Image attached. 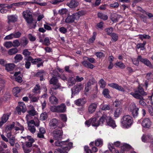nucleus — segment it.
<instances>
[{"mask_svg": "<svg viewBox=\"0 0 153 153\" xmlns=\"http://www.w3.org/2000/svg\"><path fill=\"white\" fill-rule=\"evenodd\" d=\"M64 0H53L50 2L53 4L56 5L59 4L60 2H63Z\"/></svg>", "mask_w": 153, "mask_h": 153, "instance_id": "obj_60", "label": "nucleus"}, {"mask_svg": "<svg viewBox=\"0 0 153 153\" xmlns=\"http://www.w3.org/2000/svg\"><path fill=\"white\" fill-rule=\"evenodd\" d=\"M21 138H23L25 140H27L26 142V146L27 147H30L32 146V144L35 141V140L31 136H27V137H21Z\"/></svg>", "mask_w": 153, "mask_h": 153, "instance_id": "obj_11", "label": "nucleus"}, {"mask_svg": "<svg viewBox=\"0 0 153 153\" xmlns=\"http://www.w3.org/2000/svg\"><path fill=\"white\" fill-rule=\"evenodd\" d=\"M22 54L25 57H28L30 56L31 53L29 52L28 49H25L23 50Z\"/></svg>", "mask_w": 153, "mask_h": 153, "instance_id": "obj_54", "label": "nucleus"}, {"mask_svg": "<svg viewBox=\"0 0 153 153\" xmlns=\"http://www.w3.org/2000/svg\"><path fill=\"white\" fill-rule=\"evenodd\" d=\"M4 45L7 48H9L13 46V43L11 42H5Z\"/></svg>", "mask_w": 153, "mask_h": 153, "instance_id": "obj_53", "label": "nucleus"}, {"mask_svg": "<svg viewBox=\"0 0 153 153\" xmlns=\"http://www.w3.org/2000/svg\"><path fill=\"white\" fill-rule=\"evenodd\" d=\"M27 123L28 125V129L32 133H34L36 131V128L34 126L38 127L39 126V121H38L35 123L33 120L29 121H27Z\"/></svg>", "mask_w": 153, "mask_h": 153, "instance_id": "obj_6", "label": "nucleus"}, {"mask_svg": "<svg viewBox=\"0 0 153 153\" xmlns=\"http://www.w3.org/2000/svg\"><path fill=\"white\" fill-rule=\"evenodd\" d=\"M150 139V136L149 135L144 134L142 137V141L144 142H148L149 141Z\"/></svg>", "mask_w": 153, "mask_h": 153, "instance_id": "obj_40", "label": "nucleus"}, {"mask_svg": "<svg viewBox=\"0 0 153 153\" xmlns=\"http://www.w3.org/2000/svg\"><path fill=\"white\" fill-rule=\"evenodd\" d=\"M108 120L107 121V124L113 128H114L116 126V125L115 122L110 117H108Z\"/></svg>", "mask_w": 153, "mask_h": 153, "instance_id": "obj_30", "label": "nucleus"}, {"mask_svg": "<svg viewBox=\"0 0 153 153\" xmlns=\"http://www.w3.org/2000/svg\"><path fill=\"white\" fill-rule=\"evenodd\" d=\"M79 4V2L76 0H72L68 4V6L71 8H74L77 7Z\"/></svg>", "mask_w": 153, "mask_h": 153, "instance_id": "obj_26", "label": "nucleus"}, {"mask_svg": "<svg viewBox=\"0 0 153 153\" xmlns=\"http://www.w3.org/2000/svg\"><path fill=\"white\" fill-rule=\"evenodd\" d=\"M66 106L64 103H62L57 106H53L51 107V111L53 112L64 113L66 111Z\"/></svg>", "mask_w": 153, "mask_h": 153, "instance_id": "obj_5", "label": "nucleus"}, {"mask_svg": "<svg viewBox=\"0 0 153 153\" xmlns=\"http://www.w3.org/2000/svg\"><path fill=\"white\" fill-rule=\"evenodd\" d=\"M40 42H42L43 44L45 45L48 46L50 44L49 38L48 37H45L44 41L40 40Z\"/></svg>", "mask_w": 153, "mask_h": 153, "instance_id": "obj_44", "label": "nucleus"}, {"mask_svg": "<svg viewBox=\"0 0 153 153\" xmlns=\"http://www.w3.org/2000/svg\"><path fill=\"white\" fill-rule=\"evenodd\" d=\"M58 121L56 118L51 120L49 123V126L51 129H54L58 126Z\"/></svg>", "mask_w": 153, "mask_h": 153, "instance_id": "obj_17", "label": "nucleus"}, {"mask_svg": "<svg viewBox=\"0 0 153 153\" xmlns=\"http://www.w3.org/2000/svg\"><path fill=\"white\" fill-rule=\"evenodd\" d=\"M95 82V80L93 78H92L89 80L87 83L85 85V94L86 92H88L91 89L92 85H93Z\"/></svg>", "mask_w": 153, "mask_h": 153, "instance_id": "obj_12", "label": "nucleus"}, {"mask_svg": "<svg viewBox=\"0 0 153 153\" xmlns=\"http://www.w3.org/2000/svg\"><path fill=\"white\" fill-rule=\"evenodd\" d=\"M108 85L119 91L123 92L125 91V89L124 88L117 83H109L108 84Z\"/></svg>", "mask_w": 153, "mask_h": 153, "instance_id": "obj_16", "label": "nucleus"}, {"mask_svg": "<svg viewBox=\"0 0 153 153\" xmlns=\"http://www.w3.org/2000/svg\"><path fill=\"white\" fill-rule=\"evenodd\" d=\"M18 51V50L16 48H14L9 50L8 53L10 55H13L16 53Z\"/></svg>", "mask_w": 153, "mask_h": 153, "instance_id": "obj_41", "label": "nucleus"}, {"mask_svg": "<svg viewBox=\"0 0 153 153\" xmlns=\"http://www.w3.org/2000/svg\"><path fill=\"white\" fill-rule=\"evenodd\" d=\"M28 114L26 116L27 121L28 120V119L30 116H34L36 114V112L34 109H31L28 112Z\"/></svg>", "mask_w": 153, "mask_h": 153, "instance_id": "obj_34", "label": "nucleus"}, {"mask_svg": "<svg viewBox=\"0 0 153 153\" xmlns=\"http://www.w3.org/2000/svg\"><path fill=\"white\" fill-rule=\"evenodd\" d=\"M138 58L140 61L144 63L146 66L149 67L152 66V64L149 60L143 58L141 56H138Z\"/></svg>", "mask_w": 153, "mask_h": 153, "instance_id": "obj_19", "label": "nucleus"}, {"mask_svg": "<svg viewBox=\"0 0 153 153\" xmlns=\"http://www.w3.org/2000/svg\"><path fill=\"white\" fill-rule=\"evenodd\" d=\"M109 93L110 91L108 88H104L103 90L102 94L105 97L110 98L111 97L109 95Z\"/></svg>", "mask_w": 153, "mask_h": 153, "instance_id": "obj_35", "label": "nucleus"}, {"mask_svg": "<svg viewBox=\"0 0 153 153\" xmlns=\"http://www.w3.org/2000/svg\"><path fill=\"white\" fill-rule=\"evenodd\" d=\"M53 139L56 140H61L62 138L63 131L61 128L56 129L53 132Z\"/></svg>", "mask_w": 153, "mask_h": 153, "instance_id": "obj_7", "label": "nucleus"}, {"mask_svg": "<svg viewBox=\"0 0 153 153\" xmlns=\"http://www.w3.org/2000/svg\"><path fill=\"white\" fill-rule=\"evenodd\" d=\"M31 62L34 64H37L38 67L43 66V62L40 58L33 59Z\"/></svg>", "mask_w": 153, "mask_h": 153, "instance_id": "obj_21", "label": "nucleus"}, {"mask_svg": "<svg viewBox=\"0 0 153 153\" xmlns=\"http://www.w3.org/2000/svg\"><path fill=\"white\" fill-rule=\"evenodd\" d=\"M23 15L27 22H30L32 20V13L30 10H27L24 11Z\"/></svg>", "mask_w": 153, "mask_h": 153, "instance_id": "obj_10", "label": "nucleus"}, {"mask_svg": "<svg viewBox=\"0 0 153 153\" xmlns=\"http://www.w3.org/2000/svg\"><path fill=\"white\" fill-rule=\"evenodd\" d=\"M17 16L16 15H11L8 16V23L10 22H15L17 21Z\"/></svg>", "mask_w": 153, "mask_h": 153, "instance_id": "obj_29", "label": "nucleus"}, {"mask_svg": "<svg viewBox=\"0 0 153 153\" xmlns=\"http://www.w3.org/2000/svg\"><path fill=\"white\" fill-rule=\"evenodd\" d=\"M23 57L22 55L20 54H16L14 58L15 61L16 62H20L23 59Z\"/></svg>", "mask_w": 153, "mask_h": 153, "instance_id": "obj_43", "label": "nucleus"}, {"mask_svg": "<svg viewBox=\"0 0 153 153\" xmlns=\"http://www.w3.org/2000/svg\"><path fill=\"white\" fill-rule=\"evenodd\" d=\"M75 79L73 77H69L68 80V83L69 85L72 86L76 83Z\"/></svg>", "mask_w": 153, "mask_h": 153, "instance_id": "obj_38", "label": "nucleus"}, {"mask_svg": "<svg viewBox=\"0 0 153 153\" xmlns=\"http://www.w3.org/2000/svg\"><path fill=\"white\" fill-rule=\"evenodd\" d=\"M61 87H57V86H53L51 87L49 90V93L52 96H55L57 94L58 92L56 90L58 88H60Z\"/></svg>", "mask_w": 153, "mask_h": 153, "instance_id": "obj_24", "label": "nucleus"}, {"mask_svg": "<svg viewBox=\"0 0 153 153\" xmlns=\"http://www.w3.org/2000/svg\"><path fill=\"white\" fill-rule=\"evenodd\" d=\"M129 109L131 112L133 117L134 118H136L138 114L139 108L137 107L135 104L134 103H131L130 105Z\"/></svg>", "mask_w": 153, "mask_h": 153, "instance_id": "obj_9", "label": "nucleus"}, {"mask_svg": "<svg viewBox=\"0 0 153 153\" xmlns=\"http://www.w3.org/2000/svg\"><path fill=\"white\" fill-rule=\"evenodd\" d=\"M121 104V102L117 100H115L114 102V105L116 107H118L120 106Z\"/></svg>", "mask_w": 153, "mask_h": 153, "instance_id": "obj_62", "label": "nucleus"}, {"mask_svg": "<svg viewBox=\"0 0 153 153\" xmlns=\"http://www.w3.org/2000/svg\"><path fill=\"white\" fill-rule=\"evenodd\" d=\"M53 77L49 81L50 83L53 85V86L61 87V84L58 82V80L56 76Z\"/></svg>", "mask_w": 153, "mask_h": 153, "instance_id": "obj_18", "label": "nucleus"}, {"mask_svg": "<svg viewBox=\"0 0 153 153\" xmlns=\"http://www.w3.org/2000/svg\"><path fill=\"white\" fill-rule=\"evenodd\" d=\"M99 83L100 88H104L106 86L105 82L102 79H101Z\"/></svg>", "mask_w": 153, "mask_h": 153, "instance_id": "obj_48", "label": "nucleus"}, {"mask_svg": "<svg viewBox=\"0 0 153 153\" xmlns=\"http://www.w3.org/2000/svg\"><path fill=\"white\" fill-rule=\"evenodd\" d=\"M112 38L111 40L113 42H115L118 39V36L116 34L113 33L111 35Z\"/></svg>", "mask_w": 153, "mask_h": 153, "instance_id": "obj_47", "label": "nucleus"}, {"mask_svg": "<svg viewBox=\"0 0 153 153\" xmlns=\"http://www.w3.org/2000/svg\"><path fill=\"white\" fill-rule=\"evenodd\" d=\"M83 88L82 85L81 84H76L72 89V94H77Z\"/></svg>", "mask_w": 153, "mask_h": 153, "instance_id": "obj_15", "label": "nucleus"}, {"mask_svg": "<svg viewBox=\"0 0 153 153\" xmlns=\"http://www.w3.org/2000/svg\"><path fill=\"white\" fill-rule=\"evenodd\" d=\"M121 16L115 13H113L111 15V19L113 22H117Z\"/></svg>", "mask_w": 153, "mask_h": 153, "instance_id": "obj_28", "label": "nucleus"}, {"mask_svg": "<svg viewBox=\"0 0 153 153\" xmlns=\"http://www.w3.org/2000/svg\"><path fill=\"white\" fill-rule=\"evenodd\" d=\"M33 151L34 152H37L38 153L40 152V149L38 148V146L36 145H33Z\"/></svg>", "mask_w": 153, "mask_h": 153, "instance_id": "obj_61", "label": "nucleus"}, {"mask_svg": "<svg viewBox=\"0 0 153 153\" xmlns=\"http://www.w3.org/2000/svg\"><path fill=\"white\" fill-rule=\"evenodd\" d=\"M96 33L95 32L93 33V35L91 38L89 40V43L91 44L93 43L95 39L96 36Z\"/></svg>", "mask_w": 153, "mask_h": 153, "instance_id": "obj_57", "label": "nucleus"}, {"mask_svg": "<svg viewBox=\"0 0 153 153\" xmlns=\"http://www.w3.org/2000/svg\"><path fill=\"white\" fill-rule=\"evenodd\" d=\"M122 111V109L121 108H117L115 111L114 116L115 117H118L121 114Z\"/></svg>", "mask_w": 153, "mask_h": 153, "instance_id": "obj_39", "label": "nucleus"}, {"mask_svg": "<svg viewBox=\"0 0 153 153\" xmlns=\"http://www.w3.org/2000/svg\"><path fill=\"white\" fill-rule=\"evenodd\" d=\"M19 105L16 107V111L19 114H21V112L25 113L27 110L25 105L23 102H19Z\"/></svg>", "mask_w": 153, "mask_h": 153, "instance_id": "obj_8", "label": "nucleus"}, {"mask_svg": "<svg viewBox=\"0 0 153 153\" xmlns=\"http://www.w3.org/2000/svg\"><path fill=\"white\" fill-rule=\"evenodd\" d=\"M0 64L2 66L5 67H15V65L13 63H6L5 60L3 59H0Z\"/></svg>", "mask_w": 153, "mask_h": 153, "instance_id": "obj_20", "label": "nucleus"}, {"mask_svg": "<svg viewBox=\"0 0 153 153\" xmlns=\"http://www.w3.org/2000/svg\"><path fill=\"white\" fill-rule=\"evenodd\" d=\"M133 121L132 117L129 115H127L123 117L121 120V123L123 127L128 128L132 124Z\"/></svg>", "mask_w": 153, "mask_h": 153, "instance_id": "obj_3", "label": "nucleus"}, {"mask_svg": "<svg viewBox=\"0 0 153 153\" xmlns=\"http://www.w3.org/2000/svg\"><path fill=\"white\" fill-rule=\"evenodd\" d=\"M113 29L112 27L107 28L105 29V31L107 34L109 35H111L113 33H112L113 31Z\"/></svg>", "mask_w": 153, "mask_h": 153, "instance_id": "obj_51", "label": "nucleus"}, {"mask_svg": "<svg viewBox=\"0 0 153 153\" xmlns=\"http://www.w3.org/2000/svg\"><path fill=\"white\" fill-rule=\"evenodd\" d=\"M28 38L31 41H34L36 40L35 36L31 34H29L28 36Z\"/></svg>", "mask_w": 153, "mask_h": 153, "instance_id": "obj_64", "label": "nucleus"}, {"mask_svg": "<svg viewBox=\"0 0 153 153\" xmlns=\"http://www.w3.org/2000/svg\"><path fill=\"white\" fill-rule=\"evenodd\" d=\"M50 102L52 104L57 105L58 103V99L54 96H51L49 98Z\"/></svg>", "mask_w": 153, "mask_h": 153, "instance_id": "obj_27", "label": "nucleus"}, {"mask_svg": "<svg viewBox=\"0 0 153 153\" xmlns=\"http://www.w3.org/2000/svg\"><path fill=\"white\" fill-rule=\"evenodd\" d=\"M139 38L141 40H143V39H149L150 36L148 35L143 34L139 35Z\"/></svg>", "mask_w": 153, "mask_h": 153, "instance_id": "obj_55", "label": "nucleus"}, {"mask_svg": "<svg viewBox=\"0 0 153 153\" xmlns=\"http://www.w3.org/2000/svg\"><path fill=\"white\" fill-rule=\"evenodd\" d=\"M97 105L95 103H92L91 104L88 108V111L89 113L92 114L94 112L97 107Z\"/></svg>", "mask_w": 153, "mask_h": 153, "instance_id": "obj_22", "label": "nucleus"}, {"mask_svg": "<svg viewBox=\"0 0 153 153\" xmlns=\"http://www.w3.org/2000/svg\"><path fill=\"white\" fill-rule=\"evenodd\" d=\"M28 41L27 38L25 37H22L20 41V45L22 46H25L28 44Z\"/></svg>", "mask_w": 153, "mask_h": 153, "instance_id": "obj_36", "label": "nucleus"}, {"mask_svg": "<svg viewBox=\"0 0 153 153\" xmlns=\"http://www.w3.org/2000/svg\"><path fill=\"white\" fill-rule=\"evenodd\" d=\"M122 145L123 146L121 147V149L126 151L127 150L129 149L131 147L130 145L126 143H123Z\"/></svg>", "mask_w": 153, "mask_h": 153, "instance_id": "obj_50", "label": "nucleus"}, {"mask_svg": "<svg viewBox=\"0 0 153 153\" xmlns=\"http://www.w3.org/2000/svg\"><path fill=\"white\" fill-rule=\"evenodd\" d=\"M57 71L61 73H62L64 71V70L60 68H58L56 70H55L53 71V73L54 76L59 77L61 79L64 80H66L67 79L66 77L63 74L60 75L57 72Z\"/></svg>", "mask_w": 153, "mask_h": 153, "instance_id": "obj_13", "label": "nucleus"}, {"mask_svg": "<svg viewBox=\"0 0 153 153\" xmlns=\"http://www.w3.org/2000/svg\"><path fill=\"white\" fill-rule=\"evenodd\" d=\"M110 109V105H104L101 107V109L104 111L109 110Z\"/></svg>", "mask_w": 153, "mask_h": 153, "instance_id": "obj_63", "label": "nucleus"}, {"mask_svg": "<svg viewBox=\"0 0 153 153\" xmlns=\"http://www.w3.org/2000/svg\"><path fill=\"white\" fill-rule=\"evenodd\" d=\"M13 43V46L14 47H18L20 45V43L18 39L14 40Z\"/></svg>", "mask_w": 153, "mask_h": 153, "instance_id": "obj_59", "label": "nucleus"}, {"mask_svg": "<svg viewBox=\"0 0 153 153\" xmlns=\"http://www.w3.org/2000/svg\"><path fill=\"white\" fill-rule=\"evenodd\" d=\"M102 140L99 138L96 140L95 141V145L97 146H101L103 145Z\"/></svg>", "mask_w": 153, "mask_h": 153, "instance_id": "obj_45", "label": "nucleus"}, {"mask_svg": "<svg viewBox=\"0 0 153 153\" xmlns=\"http://www.w3.org/2000/svg\"><path fill=\"white\" fill-rule=\"evenodd\" d=\"M48 118V114L47 113L44 112L41 114L40 118L42 120H46Z\"/></svg>", "mask_w": 153, "mask_h": 153, "instance_id": "obj_49", "label": "nucleus"}, {"mask_svg": "<svg viewBox=\"0 0 153 153\" xmlns=\"http://www.w3.org/2000/svg\"><path fill=\"white\" fill-rule=\"evenodd\" d=\"M10 113H7V114H4L1 118V121L4 123H6L8 120L9 116L10 115Z\"/></svg>", "mask_w": 153, "mask_h": 153, "instance_id": "obj_37", "label": "nucleus"}, {"mask_svg": "<svg viewBox=\"0 0 153 153\" xmlns=\"http://www.w3.org/2000/svg\"><path fill=\"white\" fill-rule=\"evenodd\" d=\"M84 14V12L79 11L77 13H74L71 15L68 16L66 19L65 22L67 23L76 22L79 20L80 16Z\"/></svg>", "mask_w": 153, "mask_h": 153, "instance_id": "obj_2", "label": "nucleus"}, {"mask_svg": "<svg viewBox=\"0 0 153 153\" xmlns=\"http://www.w3.org/2000/svg\"><path fill=\"white\" fill-rule=\"evenodd\" d=\"M59 13L61 15L66 14L68 12V10L66 8H62L59 10Z\"/></svg>", "mask_w": 153, "mask_h": 153, "instance_id": "obj_52", "label": "nucleus"}, {"mask_svg": "<svg viewBox=\"0 0 153 153\" xmlns=\"http://www.w3.org/2000/svg\"><path fill=\"white\" fill-rule=\"evenodd\" d=\"M130 94L136 99H141L143 98L142 96L146 95V94L144 91L143 88L139 86L137 89L134 90V92H131Z\"/></svg>", "mask_w": 153, "mask_h": 153, "instance_id": "obj_4", "label": "nucleus"}, {"mask_svg": "<svg viewBox=\"0 0 153 153\" xmlns=\"http://www.w3.org/2000/svg\"><path fill=\"white\" fill-rule=\"evenodd\" d=\"M74 102L76 105L78 106H82L85 104L86 101L85 99H79L75 100Z\"/></svg>", "mask_w": 153, "mask_h": 153, "instance_id": "obj_23", "label": "nucleus"}, {"mask_svg": "<svg viewBox=\"0 0 153 153\" xmlns=\"http://www.w3.org/2000/svg\"><path fill=\"white\" fill-rule=\"evenodd\" d=\"M108 117L105 114L103 115L99 120L100 125H102L104 123H107V121L108 120Z\"/></svg>", "mask_w": 153, "mask_h": 153, "instance_id": "obj_25", "label": "nucleus"}, {"mask_svg": "<svg viewBox=\"0 0 153 153\" xmlns=\"http://www.w3.org/2000/svg\"><path fill=\"white\" fill-rule=\"evenodd\" d=\"M152 125V122L148 118H144L142 123V126L146 128H149Z\"/></svg>", "mask_w": 153, "mask_h": 153, "instance_id": "obj_14", "label": "nucleus"}, {"mask_svg": "<svg viewBox=\"0 0 153 153\" xmlns=\"http://www.w3.org/2000/svg\"><path fill=\"white\" fill-rule=\"evenodd\" d=\"M98 17L101 19L105 20L108 19V17L107 15L101 13H98Z\"/></svg>", "mask_w": 153, "mask_h": 153, "instance_id": "obj_46", "label": "nucleus"}, {"mask_svg": "<svg viewBox=\"0 0 153 153\" xmlns=\"http://www.w3.org/2000/svg\"><path fill=\"white\" fill-rule=\"evenodd\" d=\"M91 124L93 126L97 127L100 125L99 120H97L96 117L91 118Z\"/></svg>", "mask_w": 153, "mask_h": 153, "instance_id": "obj_33", "label": "nucleus"}, {"mask_svg": "<svg viewBox=\"0 0 153 153\" xmlns=\"http://www.w3.org/2000/svg\"><path fill=\"white\" fill-rule=\"evenodd\" d=\"M15 139L14 137H12L11 138L9 139V143L11 146H13L15 143Z\"/></svg>", "mask_w": 153, "mask_h": 153, "instance_id": "obj_56", "label": "nucleus"}, {"mask_svg": "<svg viewBox=\"0 0 153 153\" xmlns=\"http://www.w3.org/2000/svg\"><path fill=\"white\" fill-rule=\"evenodd\" d=\"M28 24V26L30 29L35 28L36 26V23L37 22L34 21L33 19L30 22H27Z\"/></svg>", "mask_w": 153, "mask_h": 153, "instance_id": "obj_32", "label": "nucleus"}, {"mask_svg": "<svg viewBox=\"0 0 153 153\" xmlns=\"http://www.w3.org/2000/svg\"><path fill=\"white\" fill-rule=\"evenodd\" d=\"M10 97V94L9 92H6L4 95V99L5 100H8Z\"/></svg>", "mask_w": 153, "mask_h": 153, "instance_id": "obj_58", "label": "nucleus"}, {"mask_svg": "<svg viewBox=\"0 0 153 153\" xmlns=\"http://www.w3.org/2000/svg\"><path fill=\"white\" fill-rule=\"evenodd\" d=\"M68 140L65 141H60L59 140H57L55 142V144L56 146H63V148L61 149H57L55 150L54 153H57L58 152L59 153H68V151L72 148L73 145V143L71 142L68 143Z\"/></svg>", "mask_w": 153, "mask_h": 153, "instance_id": "obj_1", "label": "nucleus"}, {"mask_svg": "<svg viewBox=\"0 0 153 153\" xmlns=\"http://www.w3.org/2000/svg\"><path fill=\"white\" fill-rule=\"evenodd\" d=\"M27 4V1L21 2L16 3H14L11 4V7L15 6L17 7H20L22 6H25Z\"/></svg>", "mask_w": 153, "mask_h": 153, "instance_id": "obj_31", "label": "nucleus"}, {"mask_svg": "<svg viewBox=\"0 0 153 153\" xmlns=\"http://www.w3.org/2000/svg\"><path fill=\"white\" fill-rule=\"evenodd\" d=\"M21 90L19 87H16L14 88L13 90V92L15 96L18 97L17 95L20 91Z\"/></svg>", "mask_w": 153, "mask_h": 153, "instance_id": "obj_42", "label": "nucleus"}]
</instances>
